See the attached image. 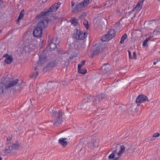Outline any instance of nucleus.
<instances>
[{"instance_id": "2", "label": "nucleus", "mask_w": 160, "mask_h": 160, "mask_svg": "<svg viewBox=\"0 0 160 160\" xmlns=\"http://www.w3.org/2000/svg\"><path fill=\"white\" fill-rule=\"evenodd\" d=\"M37 44V41L32 39H27L24 41L22 44V47L23 48L22 52L24 53L25 51L30 52L31 51L36 48V46Z\"/></svg>"}, {"instance_id": "8", "label": "nucleus", "mask_w": 160, "mask_h": 160, "mask_svg": "<svg viewBox=\"0 0 160 160\" xmlns=\"http://www.w3.org/2000/svg\"><path fill=\"white\" fill-rule=\"evenodd\" d=\"M20 147L19 144L18 143H15L10 146H9L8 148H5L4 151L6 154L12 153L13 152L18 149Z\"/></svg>"}, {"instance_id": "19", "label": "nucleus", "mask_w": 160, "mask_h": 160, "mask_svg": "<svg viewBox=\"0 0 160 160\" xmlns=\"http://www.w3.org/2000/svg\"><path fill=\"white\" fill-rule=\"evenodd\" d=\"M70 22L72 25L76 26H78V22L77 19H76L75 18H72L70 20Z\"/></svg>"}, {"instance_id": "44", "label": "nucleus", "mask_w": 160, "mask_h": 160, "mask_svg": "<svg viewBox=\"0 0 160 160\" xmlns=\"http://www.w3.org/2000/svg\"><path fill=\"white\" fill-rule=\"evenodd\" d=\"M105 70H106V71H107V70H106V69H105Z\"/></svg>"}, {"instance_id": "39", "label": "nucleus", "mask_w": 160, "mask_h": 160, "mask_svg": "<svg viewBox=\"0 0 160 160\" xmlns=\"http://www.w3.org/2000/svg\"><path fill=\"white\" fill-rule=\"evenodd\" d=\"M2 32V30H0V33H1Z\"/></svg>"}, {"instance_id": "11", "label": "nucleus", "mask_w": 160, "mask_h": 160, "mask_svg": "<svg viewBox=\"0 0 160 160\" xmlns=\"http://www.w3.org/2000/svg\"><path fill=\"white\" fill-rule=\"evenodd\" d=\"M105 48V45L101 44L98 46L95 45L92 48L93 53L94 54H97L102 52Z\"/></svg>"}, {"instance_id": "27", "label": "nucleus", "mask_w": 160, "mask_h": 160, "mask_svg": "<svg viewBox=\"0 0 160 160\" xmlns=\"http://www.w3.org/2000/svg\"><path fill=\"white\" fill-rule=\"evenodd\" d=\"M148 41L146 39L142 43V46L143 47H147L148 46V45L147 44V42Z\"/></svg>"}, {"instance_id": "29", "label": "nucleus", "mask_w": 160, "mask_h": 160, "mask_svg": "<svg viewBox=\"0 0 160 160\" xmlns=\"http://www.w3.org/2000/svg\"><path fill=\"white\" fill-rule=\"evenodd\" d=\"M160 135V134L158 132H156L155 133H154L153 136L152 137L153 138H157Z\"/></svg>"}, {"instance_id": "20", "label": "nucleus", "mask_w": 160, "mask_h": 160, "mask_svg": "<svg viewBox=\"0 0 160 160\" xmlns=\"http://www.w3.org/2000/svg\"><path fill=\"white\" fill-rule=\"evenodd\" d=\"M125 149V147L123 146H121L120 147V150H119V152L117 153V155L118 156L120 157V156H121L122 154L124 152Z\"/></svg>"}, {"instance_id": "4", "label": "nucleus", "mask_w": 160, "mask_h": 160, "mask_svg": "<svg viewBox=\"0 0 160 160\" xmlns=\"http://www.w3.org/2000/svg\"><path fill=\"white\" fill-rule=\"evenodd\" d=\"M89 0H84L83 2L76 5L73 8L75 3L74 2H71V7L72 8V12H80L82 9L87 6L89 3Z\"/></svg>"}, {"instance_id": "40", "label": "nucleus", "mask_w": 160, "mask_h": 160, "mask_svg": "<svg viewBox=\"0 0 160 160\" xmlns=\"http://www.w3.org/2000/svg\"><path fill=\"white\" fill-rule=\"evenodd\" d=\"M156 32V30L154 31V33H155V32Z\"/></svg>"}, {"instance_id": "1", "label": "nucleus", "mask_w": 160, "mask_h": 160, "mask_svg": "<svg viewBox=\"0 0 160 160\" xmlns=\"http://www.w3.org/2000/svg\"><path fill=\"white\" fill-rule=\"evenodd\" d=\"M61 4V3L59 2L55 3L47 11L41 12L37 16L38 19H40V21L38 24V26L35 28L33 31V35L34 37L39 38L41 37L42 28H45L48 24V17L49 13L56 12Z\"/></svg>"}, {"instance_id": "14", "label": "nucleus", "mask_w": 160, "mask_h": 160, "mask_svg": "<svg viewBox=\"0 0 160 160\" xmlns=\"http://www.w3.org/2000/svg\"><path fill=\"white\" fill-rule=\"evenodd\" d=\"M148 99L147 97L143 95H139L136 99V102L137 103L139 104L140 103H142L146 101H148Z\"/></svg>"}, {"instance_id": "12", "label": "nucleus", "mask_w": 160, "mask_h": 160, "mask_svg": "<svg viewBox=\"0 0 160 160\" xmlns=\"http://www.w3.org/2000/svg\"><path fill=\"white\" fill-rule=\"evenodd\" d=\"M144 1V0H139L137 2L135 7L133 9L132 11H135L136 12L140 11L143 5Z\"/></svg>"}, {"instance_id": "43", "label": "nucleus", "mask_w": 160, "mask_h": 160, "mask_svg": "<svg viewBox=\"0 0 160 160\" xmlns=\"http://www.w3.org/2000/svg\"><path fill=\"white\" fill-rule=\"evenodd\" d=\"M139 104H137V106H139Z\"/></svg>"}, {"instance_id": "5", "label": "nucleus", "mask_w": 160, "mask_h": 160, "mask_svg": "<svg viewBox=\"0 0 160 160\" xmlns=\"http://www.w3.org/2000/svg\"><path fill=\"white\" fill-rule=\"evenodd\" d=\"M18 80L16 79L14 80L11 81L9 83L4 82L0 83V93H3L4 89L12 87L16 85L18 82Z\"/></svg>"}, {"instance_id": "15", "label": "nucleus", "mask_w": 160, "mask_h": 160, "mask_svg": "<svg viewBox=\"0 0 160 160\" xmlns=\"http://www.w3.org/2000/svg\"><path fill=\"white\" fill-rule=\"evenodd\" d=\"M105 97V94H101L96 97L93 100V104L94 105L99 103L100 100Z\"/></svg>"}, {"instance_id": "3", "label": "nucleus", "mask_w": 160, "mask_h": 160, "mask_svg": "<svg viewBox=\"0 0 160 160\" xmlns=\"http://www.w3.org/2000/svg\"><path fill=\"white\" fill-rule=\"evenodd\" d=\"M52 122L54 124L56 123H60L62 121V113L61 110L58 111L52 110L51 112Z\"/></svg>"}, {"instance_id": "30", "label": "nucleus", "mask_w": 160, "mask_h": 160, "mask_svg": "<svg viewBox=\"0 0 160 160\" xmlns=\"http://www.w3.org/2000/svg\"><path fill=\"white\" fill-rule=\"evenodd\" d=\"M11 138L10 137H8L7 138V143L8 144L10 142Z\"/></svg>"}, {"instance_id": "33", "label": "nucleus", "mask_w": 160, "mask_h": 160, "mask_svg": "<svg viewBox=\"0 0 160 160\" xmlns=\"http://www.w3.org/2000/svg\"><path fill=\"white\" fill-rule=\"evenodd\" d=\"M152 37H153V36H149L146 39H147L148 41V40L150 39H151Z\"/></svg>"}, {"instance_id": "28", "label": "nucleus", "mask_w": 160, "mask_h": 160, "mask_svg": "<svg viewBox=\"0 0 160 160\" xmlns=\"http://www.w3.org/2000/svg\"><path fill=\"white\" fill-rule=\"evenodd\" d=\"M85 63V61L83 60L82 61L81 63L79 64L78 66V68H81L82 66L84 65Z\"/></svg>"}, {"instance_id": "21", "label": "nucleus", "mask_w": 160, "mask_h": 160, "mask_svg": "<svg viewBox=\"0 0 160 160\" xmlns=\"http://www.w3.org/2000/svg\"><path fill=\"white\" fill-rule=\"evenodd\" d=\"M98 146V145L95 140L93 142H92L89 144V147L92 148H95L97 147Z\"/></svg>"}, {"instance_id": "32", "label": "nucleus", "mask_w": 160, "mask_h": 160, "mask_svg": "<svg viewBox=\"0 0 160 160\" xmlns=\"http://www.w3.org/2000/svg\"><path fill=\"white\" fill-rule=\"evenodd\" d=\"M128 54H129V59L131 58V54L129 50H128Z\"/></svg>"}, {"instance_id": "35", "label": "nucleus", "mask_w": 160, "mask_h": 160, "mask_svg": "<svg viewBox=\"0 0 160 160\" xmlns=\"http://www.w3.org/2000/svg\"><path fill=\"white\" fill-rule=\"evenodd\" d=\"M159 61H160V58L157 60V62H158Z\"/></svg>"}, {"instance_id": "41", "label": "nucleus", "mask_w": 160, "mask_h": 160, "mask_svg": "<svg viewBox=\"0 0 160 160\" xmlns=\"http://www.w3.org/2000/svg\"><path fill=\"white\" fill-rule=\"evenodd\" d=\"M45 52V51H44L42 52V53H44Z\"/></svg>"}, {"instance_id": "34", "label": "nucleus", "mask_w": 160, "mask_h": 160, "mask_svg": "<svg viewBox=\"0 0 160 160\" xmlns=\"http://www.w3.org/2000/svg\"><path fill=\"white\" fill-rule=\"evenodd\" d=\"M157 62H157V61H156L153 62V64L154 65H156Z\"/></svg>"}, {"instance_id": "18", "label": "nucleus", "mask_w": 160, "mask_h": 160, "mask_svg": "<svg viewBox=\"0 0 160 160\" xmlns=\"http://www.w3.org/2000/svg\"><path fill=\"white\" fill-rule=\"evenodd\" d=\"M117 153V151L116 150H114L113 151L112 153L110 154L108 156V159H113L112 160H118L119 158L120 157H115V155Z\"/></svg>"}, {"instance_id": "17", "label": "nucleus", "mask_w": 160, "mask_h": 160, "mask_svg": "<svg viewBox=\"0 0 160 160\" xmlns=\"http://www.w3.org/2000/svg\"><path fill=\"white\" fill-rule=\"evenodd\" d=\"M67 140V138H61L59 139L58 140V143L63 147H65L68 144V142L66 141Z\"/></svg>"}, {"instance_id": "38", "label": "nucleus", "mask_w": 160, "mask_h": 160, "mask_svg": "<svg viewBox=\"0 0 160 160\" xmlns=\"http://www.w3.org/2000/svg\"><path fill=\"white\" fill-rule=\"evenodd\" d=\"M2 160V158L1 157H0V160Z\"/></svg>"}, {"instance_id": "6", "label": "nucleus", "mask_w": 160, "mask_h": 160, "mask_svg": "<svg viewBox=\"0 0 160 160\" xmlns=\"http://www.w3.org/2000/svg\"><path fill=\"white\" fill-rule=\"evenodd\" d=\"M115 31L114 29L110 30L107 34L102 37V40L104 42L108 41L113 38L115 36Z\"/></svg>"}, {"instance_id": "10", "label": "nucleus", "mask_w": 160, "mask_h": 160, "mask_svg": "<svg viewBox=\"0 0 160 160\" xmlns=\"http://www.w3.org/2000/svg\"><path fill=\"white\" fill-rule=\"evenodd\" d=\"M46 61V56L45 54L39 55V59L37 63V65L34 66V69L36 70L42 64L44 63Z\"/></svg>"}, {"instance_id": "25", "label": "nucleus", "mask_w": 160, "mask_h": 160, "mask_svg": "<svg viewBox=\"0 0 160 160\" xmlns=\"http://www.w3.org/2000/svg\"><path fill=\"white\" fill-rule=\"evenodd\" d=\"M23 10H22L21 12L20 13L19 16L18 20H17V22L18 23H19V20L22 19L24 17V14L23 13Z\"/></svg>"}, {"instance_id": "7", "label": "nucleus", "mask_w": 160, "mask_h": 160, "mask_svg": "<svg viewBox=\"0 0 160 160\" xmlns=\"http://www.w3.org/2000/svg\"><path fill=\"white\" fill-rule=\"evenodd\" d=\"M92 97L90 96L89 97H87L85 98V100L83 101L82 103H80L78 104V109L79 110L84 109L85 108H88V102H90V100L92 99Z\"/></svg>"}, {"instance_id": "22", "label": "nucleus", "mask_w": 160, "mask_h": 160, "mask_svg": "<svg viewBox=\"0 0 160 160\" xmlns=\"http://www.w3.org/2000/svg\"><path fill=\"white\" fill-rule=\"evenodd\" d=\"M81 68H78V72L80 73L84 74L87 72V70L85 68L81 69Z\"/></svg>"}, {"instance_id": "31", "label": "nucleus", "mask_w": 160, "mask_h": 160, "mask_svg": "<svg viewBox=\"0 0 160 160\" xmlns=\"http://www.w3.org/2000/svg\"><path fill=\"white\" fill-rule=\"evenodd\" d=\"M133 58L134 59H136L137 58V56L136 52H133Z\"/></svg>"}, {"instance_id": "36", "label": "nucleus", "mask_w": 160, "mask_h": 160, "mask_svg": "<svg viewBox=\"0 0 160 160\" xmlns=\"http://www.w3.org/2000/svg\"><path fill=\"white\" fill-rule=\"evenodd\" d=\"M107 66V65H106V64L104 65L103 66V68H104H104H105V66Z\"/></svg>"}, {"instance_id": "16", "label": "nucleus", "mask_w": 160, "mask_h": 160, "mask_svg": "<svg viewBox=\"0 0 160 160\" xmlns=\"http://www.w3.org/2000/svg\"><path fill=\"white\" fill-rule=\"evenodd\" d=\"M3 57L5 58L4 60V62L6 63L9 64L11 63L12 61V58L11 56L8 55V54H6L3 55Z\"/></svg>"}, {"instance_id": "24", "label": "nucleus", "mask_w": 160, "mask_h": 160, "mask_svg": "<svg viewBox=\"0 0 160 160\" xmlns=\"http://www.w3.org/2000/svg\"><path fill=\"white\" fill-rule=\"evenodd\" d=\"M38 73L37 71H36L35 72H32L31 75L30 77L32 78H36L38 76Z\"/></svg>"}, {"instance_id": "9", "label": "nucleus", "mask_w": 160, "mask_h": 160, "mask_svg": "<svg viewBox=\"0 0 160 160\" xmlns=\"http://www.w3.org/2000/svg\"><path fill=\"white\" fill-rule=\"evenodd\" d=\"M73 37L77 39L83 40L87 37V34L80 30H77Z\"/></svg>"}, {"instance_id": "42", "label": "nucleus", "mask_w": 160, "mask_h": 160, "mask_svg": "<svg viewBox=\"0 0 160 160\" xmlns=\"http://www.w3.org/2000/svg\"><path fill=\"white\" fill-rule=\"evenodd\" d=\"M158 1L160 2V0H158Z\"/></svg>"}, {"instance_id": "23", "label": "nucleus", "mask_w": 160, "mask_h": 160, "mask_svg": "<svg viewBox=\"0 0 160 160\" xmlns=\"http://www.w3.org/2000/svg\"><path fill=\"white\" fill-rule=\"evenodd\" d=\"M127 35L126 34H124L123 35L121 38V41H120V43L121 44H122L124 43L125 40L127 38Z\"/></svg>"}, {"instance_id": "13", "label": "nucleus", "mask_w": 160, "mask_h": 160, "mask_svg": "<svg viewBox=\"0 0 160 160\" xmlns=\"http://www.w3.org/2000/svg\"><path fill=\"white\" fill-rule=\"evenodd\" d=\"M59 42V39L56 38H53L51 41V43H50V48L51 49H54L56 48V45Z\"/></svg>"}, {"instance_id": "26", "label": "nucleus", "mask_w": 160, "mask_h": 160, "mask_svg": "<svg viewBox=\"0 0 160 160\" xmlns=\"http://www.w3.org/2000/svg\"><path fill=\"white\" fill-rule=\"evenodd\" d=\"M83 24L86 28L87 29H88L89 26L88 21L86 20H84L83 21Z\"/></svg>"}, {"instance_id": "37", "label": "nucleus", "mask_w": 160, "mask_h": 160, "mask_svg": "<svg viewBox=\"0 0 160 160\" xmlns=\"http://www.w3.org/2000/svg\"><path fill=\"white\" fill-rule=\"evenodd\" d=\"M47 1V0H46L45 1H42V2H45L46 1Z\"/></svg>"}]
</instances>
